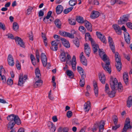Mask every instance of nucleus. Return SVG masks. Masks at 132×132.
<instances>
[{
    "label": "nucleus",
    "mask_w": 132,
    "mask_h": 132,
    "mask_svg": "<svg viewBox=\"0 0 132 132\" xmlns=\"http://www.w3.org/2000/svg\"><path fill=\"white\" fill-rule=\"evenodd\" d=\"M110 78L112 79V81H110V85L112 91L111 92L109 91V85L107 84H106L105 86V91L106 93H107L110 97H113L114 96L117 90L119 92H122L123 87L120 82H118V80L116 78H115L113 80L112 77L111 76Z\"/></svg>",
    "instance_id": "f257e3e1"
},
{
    "label": "nucleus",
    "mask_w": 132,
    "mask_h": 132,
    "mask_svg": "<svg viewBox=\"0 0 132 132\" xmlns=\"http://www.w3.org/2000/svg\"><path fill=\"white\" fill-rule=\"evenodd\" d=\"M7 118L9 121L8 124V128L10 129L13 128L15 124L19 125L21 123V121L18 116L14 114L9 115Z\"/></svg>",
    "instance_id": "f03ea898"
},
{
    "label": "nucleus",
    "mask_w": 132,
    "mask_h": 132,
    "mask_svg": "<svg viewBox=\"0 0 132 132\" xmlns=\"http://www.w3.org/2000/svg\"><path fill=\"white\" fill-rule=\"evenodd\" d=\"M102 57V59L105 62V64H104L103 63H102V66L105 71L110 74L111 73V68H109V66L110 64V63L109 60L107 59V56L105 54L103 55Z\"/></svg>",
    "instance_id": "7ed1b4c3"
},
{
    "label": "nucleus",
    "mask_w": 132,
    "mask_h": 132,
    "mask_svg": "<svg viewBox=\"0 0 132 132\" xmlns=\"http://www.w3.org/2000/svg\"><path fill=\"white\" fill-rule=\"evenodd\" d=\"M6 36L9 38L12 39H15L16 44L20 45L21 47L25 48L24 43L23 42L21 38L17 36L16 37L14 38L13 35L10 33H8Z\"/></svg>",
    "instance_id": "20e7f679"
},
{
    "label": "nucleus",
    "mask_w": 132,
    "mask_h": 132,
    "mask_svg": "<svg viewBox=\"0 0 132 132\" xmlns=\"http://www.w3.org/2000/svg\"><path fill=\"white\" fill-rule=\"evenodd\" d=\"M119 53L116 52L115 53V57L116 61L117 63H116V66L117 70L120 71L121 69L122 63L121 61V59L119 56Z\"/></svg>",
    "instance_id": "39448f33"
},
{
    "label": "nucleus",
    "mask_w": 132,
    "mask_h": 132,
    "mask_svg": "<svg viewBox=\"0 0 132 132\" xmlns=\"http://www.w3.org/2000/svg\"><path fill=\"white\" fill-rule=\"evenodd\" d=\"M121 29V30H123L125 32L124 33V36L125 40L127 44H129L130 38L129 33L127 32V30L125 26L124 25L122 26Z\"/></svg>",
    "instance_id": "423d86ee"
},
{
    "label": "nucleus",
    "mask_w": 132,
    "mask_h": 132,
    "mask_svg": "<svg viewBox=\"0 0 132 132\" xmlns=\"http://www.w3.org/2000/svg\"><path fill=\"white\" fill-rule=\"evenodd\" d=\"M129 15L130 14H129L123 15L121 17H120V20H118V23L120 24H124L128 21Z\"/></svg>",
    "instance_id": "0eeeda50"
},
{
    "label": "nucleus",
    "mask_w": 132,
    "mask_h": 132,
    "mask_svg": "<svg viewBox=\"0 0 132 132\" xmlns=\"http://www.w3.org/2000/svg\"><path fill=\"white\" fill-rule=\"evenodd\" d=\"M96 34L98 38L100 39L102 42L104 44H106V38L104 35L102 34L100 32L97 31L96 32Z\"/></svg>",
    "instance_id": "6e6552de"
},
{
    "label": "nucleus",
    "mask_w": 132,
    "mask_h": 132,
    "mask_svg": "<svg viewBox=\"0 0 132 132\" xmlns=\"http://www.w3.org/2000/svg\"><path fill=\"white\" fill-rule=\"evenodd\" d=\"M40 58L43 66L45 67L47 65V59L45 53L41 54Z\"/></svg>",
    "instance_id": "1a4fd4ad"
},
{
    "label": "nucleus",
    "mask_w": 132,
    "mask_h": 132,
    "mask_svg": "<svg viewBox=\"0 0 132 132\" xmlns=\"http://www.w3.org/2000/svg\"><path fill=\"white\" fill-rule=\"evenodd\" d=\"M112 27L114 29L115 32L118 35L121 34V31L120 26L117 24H113Z\"/></svg>",
    "instance_id": "9d476101"
},
{
    "label": "nucleus",
    "mask_w": 132,
    "mask_h": 132,
    "mask_svg": "<svg viewBox=\"0 0 132 132\" xmlns=\"http://www.w3.org/2000/svg\"><path fill=\"white\" fill-rule=\"evenodd\" d=\"M58 41L54 40L52 41L51 42L52 46L51 49L53 51H56L57 49V45L58 44Z\"/></svg>",
    "instance_id": "9b49d317"
},
{
    "label": "nucleus",
    "mask_w": 132,
    "mask_h": 132,
    "mask_svg": "<svg viewBox=\"0 0 132 132\" xmlns=\"http://www.w3.org/2000/svg\"><path fill=\"white\" fill-rule=\"evenodd\" d=\"M27 76L26 75H24L23 77H22L21 78V77H19L18 83V86H21L24 83V80H26L27 78Z\"/></svg>",
    "instance_id": "f8f14e48"
},
{
    "label": "nucleus",
    "mask_w": 132,
    "mask_h": 132,
    "mask_svg": "<svg viewBox=\"0 0 132 132\" xmlns=\"http://www.w3.org/2000/svg\"><path fill=\"white\" fill-rule=\"evenodd\" d=\"M5 71L4 69L3 68L2 66L0 67V80H1L3 82L5 83L6 81V79L5 76L2 75V72L3 70Z\"/></svg>",
    "instance_id": "ddd939ff"
},
{
    "label": "nucleus",
    "mask_w": 132,
    "mask_h": 132,
    "mask_svg": "<svg viewBox=\"0 0 132 132\" xmlns=\"http://www.w3.org/2000/svg\"><path fill=\"white\" fill-rule=\"evenodd\" d=\"M7 61L9 65L11 66H13L14 64L13 58L11 54H9L8 56Z\"/></svg>",
    "instance_id": "4468645a"
},
{
    "label": "nucleus",
    "mask_w": 132,
    "mask_h": 132,
    "mask_svg": "<svg viewBox=\"0 0 132 132\" xmlns=\"http://www.w3.org/2000/svg\"><path fill=\"white\" fill-rule=\"evenodd\" d=\"M85 52L86 55L88 57L89 56V54L90 52V48L89 45L88 43H86L84 44Z\"/></svg>",
    "instance_id": "2eb2a0df"
},
{
    "label": "nucleus",
    "mask_w": 132,
    "mask_h": 132,
    "mask_svg": "<svg viewBox=\"0 0 132 132\" xmlns=\"http://www.w3.org/2000/svg\"><path fill=\"white\" fill-rule=\"evenodd\" d=\"M100 13L97 11H93L91 12L90 17L91 18L95 19L97 18L99 15Z\"/></svg>",
    "instance_id": "dca6fc26"
},
{
    "label": "nucleus",
    "mask_w": 132,
    "mask_h": 132,
    "mask_svg": "<svg viewBox=\"0 0 132 132\" xmlns=\"http://www.w3.org/2000/svg\"><path fill=\"white\" fill-rule=\"evenodd\" d=\"M61 41L63 45L65 47L67 48H69L70 47V44L69 41L63 38L61 39Z\"/></svg>",
    "instance_id": "f3484780"
},
{
    "label": "nucleus",
    "mask_w": 132,
    "mask_h": 132,
    "mask_svg": "<svg viewBox=\"0 0 132 132\" xmlns=\"http://www.w3.org/2000/svg\"><path fill=\"white\" fill-rule=\"evenodd\" d=\"M85 26L87 29L90 32L92 31V26L91 23L87 20L85 21Z\"/></svg>",
    "instance_id": "a211bd4d"
},
{
    "label": "nucleus",
    "mask_w": 132,
    "mask_h": 132,
    "mask_svg": "<svg viewBox=\"0 0 132 132\" xmlns=\"http://www.w3.org/2000/svg\"><path fill=\"white\" fill-rule=\"evenodd\" d=\"M76 19L77 21L79 23L81 24L84 23L86 20H84L83 18L80 16H77L76 17Z\"/></svg>",
    "instance_id": "6ab92c4d"
},
{
    "label": "nucleus",
    "mask_w": 132,
    "mask_h": 132,
    "mask_svg": "<svg viewBox=\"0 0 132 132\" xmlns=\"http://www.w3.org/2000/svg\"><path fill=\"white\" fill-rule=\"evenodd\" d=\"M76 62L75 56H73L71 60V65L72 68L74 71L76 70Z\"/></svg>",
    "instance_id": "aec40b11"
},
{
    "label": "nucleus",
    "mask_w": 132,
    "mask_h": 132,
    "mask_svg": "<svg viewBox=\"0 0 132 132\" xmlns=\"http://www.w3.org/2000/svg\"><path fill=\"white\" fill-rule=\"evenodd\" d=\"M76 31L74 30H72L71 31V33L67 32L66 34V37H68L71 38H73L74 37V35L76 34Z\"/></svg>",
    "instance_id": "412c9836"
},
{
    "label": "nucleus",
    "mask_w": 132,
    "mask_h": 132,
    "mask_svg": "<svg viewBox=\"0 0 132 132\" xmlns=\"http://www.w3.org/2000/svg\"><path fill=\"white\" fill-rule=\"evenodd\" d=\"M63 7L61 5H59L56 7V12L57 14H59L63 11Z\"/></svg>",
    "instance_id": "4be33fe9"
},
{
    "label": "nucleus",
    "mask_w": 132,
    "mask_h": 132,
    "mask_svg": "<svg viewBox=\"0 0 132 132\" xmlns=\"http://www.w3.org/2000/svg\"><path fill=\"white\" fill-rule=\"evenodd\" d=\"M54 23L57 28L59 29L61 28V22L59 19H56L54 21Z\"/></svg>",
    "instance_id": "5701e85b"
},
{
    "label": "nucleus",
    "mask_w": 132,
    "mask_h": 132,
    "mask_svg": "<svg viewBox=\"0 0 132 132\" xmlns=\"http://www.w3.org/2000/svg\"><path fill=\"white\" fill-rule=\"evenodd\" d=\"M93 86L95 95L96 97H97L98 95V89L96 82L94 83Z\"/></svg>",
    "instance_id": "b1692460"
},
{
    "label": "nucleus",
    "mask_w": 132,
    "mask_h": 132,
    "mask_svg": "<svg viewBox=\"0 0 132 132\" xmlns=\"http://www.w3.org/2000/svg\"><path fill=\"white\" fill-rule=\"evenodd\" d=\"M69 130V129L67 127H65L63 128L60 127L58 129V131L59 132H68Z\"/></svg>",
    "instance_id": "393cba45"
},
{
    "label": "nucleus",
    "mask_w": 132,
    "mask_h": 132,
    "mask_svg": "<svg viewBox=\"0 0 132 132\" xmlns=\"http://www.w3.org/2000/svg\"><path fill=\"white\" fill-rule=\"evenodd\" d=\"M99 79L101 83L103 84L105 83V77L103 74H101L99 76Z\"/></svg>",
    "instance_id": "a878e982"
},
{
    "label": "nucleus",
    "mask_w": 132,
    "mask_h": 132,
    "mask_svg": "<svg viewBox=\"0 0 132 132\" xmlns=\"http://www.w3.org/2000/svg\"><path fill=\"white\" fill-rule=\"evenodd\" d=\"M127 106L128 107H130L132 105V97L129 96L128 97L127 101Z\"/></svg>",
    "instance_id": "bb28decb"
},
{
    "label": "nucleus",
    "mask_w": 132,
    "mask_h": 132,
    "mask_svg": "<svg viewBox=\"0 0 132 132\" xmlns=\"http://www.w3.org/2000/svg\"><path fill=\"white\" fill-rule=\"evenodd\" d=\"M128 76L126 72L124 73L123 75V79L125 84L127 85L128 83Z\"/></svg>",
    "instance_id": "cd10ccee"
},
{
    "label": "nucleus",
    "mask_w": 132,
    "mask_h": 132,
    "mask_svg": "<svg viewBox=\"0 0 132 132\" xmlns=\"http://www.w3.org/2000/svg\"><path fill=\"white\" fill-rule=\"evenodd\" d=\"M130 119L129 118H127L126 120L124 126L123 128L124 131H126V127L128 126V125L130 124Z\"/></svg>",
    "instance_id": "c85d7f7f"
},
{
    "label": "nucleus",
    "mask_w": 132,
    "mask_h": 132,
    "mask_svg": "<svg viewBox=\"0 0 132 132\" xmlns=\"http://www.w3.org/2000/svg\"><path fill=\"white\" fill-rule=\"evenodd\" d=\"M65 73L69 77L72 78L73 77V72L70 70H68L65 72Z\"/></svg>",
    "instance_id": "c756f323"
},
{
    "label": "nucleus",
    "mask_w": 132,
    "mask_h": 132,
    "mask_svg": "<svg viewBox=\"0 0 132 132\" xmlns=\"http://www.w3.org/2000/svg\"><path fill=\"white\" fill-rule=\"evenodd\" d=\"M35 73L36 77L39 78L40 76H41L40 71L39 69L38 68H36L35 70Z\"/></svg>",
    "instance_id": "7c9ffc66"
},
{
    "label": "nucleus",
    "mask_w": 132,
    "mask_h": 132,
    "mask_svg": "<svg viewBox=\"0 0 132 132\" xmlns=\"http://www.w3.org/2000/svg\"><path fill=\"white\" fill-rule=\"evenodd\" d=\"M86 77L84 76V77H81L80 81V85L81 87H83L84 86L85 84V78Z\"/></svg>",
    "instance_id": "2f4dec72"
},
{
    "label": "nucleus",
    "mask_w": 132,
    "mask_h": 132,
    "mask_svg": "<svg viewBox=\"0 0 132 132\" xmlns=\"http://www.w3.org/2000/svg\"><path fill=\"white\" fill-rule=\"evenodd\" d=\"M109 46L110 47L111 49L112 50V52L113 53H115V45L114 43H111L109 44Z\"/></svg>",
    "instance_id": "473e14b6"
},
{
    "label": "nucleus",
    "mask_w": 132,
    "mask_h": 132,
    "mask_svg": "<svg viewBox=\"0 0 132 132\" xmlns=\"http://www.w3.org/2000/svg\"><path fill=\"white\" fill-rule=\"evenodd\" d=\"M73 42L74 44L77 47H79V39L77 38L73 39Z\"/></svg>",
    "instance_id": "72a5a7b5"
},
{
    "label": "nucleus",
    "mask_w": 132,
    "mask_h": 132,
    "mask_svg": "<svg viewBox=\"0 0 132 132\" xmlns=\"http://www.w3.org/2000/svg\"><path fill=\"white\" fill-rule=\"evenodd\" d=\"M73 7L71 6L70 7L65 9L64 10L63 12L65 14H67L71 11L73 9Z\"/></svg>",
    "instance_id": "f704fd0d"
},
{
    "label": "nucleus",
    "mask_w": 132,
    "mask_h": 132,
    "mask_svg": "<svg viewBox=\"0 0 132 132\" xmlns=\"http://www.w3.org/2000/svg\"><path fill=\"white\" fill-rule=\"evenodd\" d=\"M80 61L82 64L86 66L87 65V60L85 57H84L83 58L80 59Z\"/></svg>",
    "instance_id": "c9c22d12"
},
{
    "label": "nucleus",
    "mask_w": 132,
    "mask_h": 132,
    "mask_svg": "<svg viewBox=\"0 0 132 132\" xmlns=\"http://www.w3.org/2000/svg\"><path fill=\"white\" fill-rule=\"evenodd\" d=\"M90 108V105L87 103H85L84 105V109L85 111L87 112L89 110Z\"/></svg>",
    "instance_id": "e433bc0d"
},
{
    "label": "nucleus",
    "mask_w": 132,
    "mask_h": 132,
    "mask_svg": "<svg viewBox=\"0 0 132 132\" xmlns=\"http://www.w3.org/2000/svg\"><path fill=\"white\" fill-rule=\"evenodd\" d=\"M43 82L42 80L40 79H39L35 82V85H36L37 86L39 87L42 85Z\"/></svg>",
    "instance_id": "4c0bfd02"
},
{
    "label": "nucleus",
    "mask_w": 132,
    "mask_h": 132,
    "mask_svg": "<svg viewBox=\"0 0 132 132\" xmlns=\"http://www.w3.org/2000/svg\"><path fill=\"white\" fill-rule=\"evenodd\" d=\"M102 122V124L99 126V132H101V130L102 129L103 130L104 129V126L105 124V122L104 121H101L100 122V123L101 124Z\"/></svg>",
    "instance_id": "58836bf2"
},
{
    "label": "nucleus",
    "mask_w": 132,
    "mask_h": 132,
    "mask_svg": "<svg viewBox=\"0 0 132 132\" xmlns=\"http://www.w3.org/2000/svg\"><path fill=\"white\" fill-rule=\"evenodd\" d=\"M19 28L18 23L16 22H14L13 24V28L15 31H16Z\"/></svg>",
    "instance_id": "ea45409f"
},
{
    "label": "nucleus",
    "mask_w": 132,
    "mask_h": 132,
    "mask_svg": "<svg viewBox=\"0 0 132 132\" xmlns=\"http://www.w3.org/2000/svg\"><path fill=\"white\" fill-rule=\"evenodd\" d=\"M77 4L76 0H70L69 2V4L72 6H74Z\"/></svg>",
    "instance_id": "a19ab883"
},
{
    "label": "nucleus",
    "mask_w": 132,
    "mask_h": 132,
    "mask_svg": "<svg viewBox=\"0 0 132 132\" xmlns=\"http://www.w3.org/2000/svg\"><path fill=\"white\" fill-rule=\"evenodd\" d=\"M69 23L70 24L74 25L76 23V21L75 20L73 19H69L68 20Z\"/></svg>",
    "instance_id": "79ce46f5"
},
{
    "label": "nucleus",
    "mask_w": 132,
    "mask_h": 132,
    "mask_svg": "<svg viewBox=\"0 0 132 132\" xmlns=\"http://www.w3.org/2000/svg\"><path fill=\"white\" fill-rule=\"evenodd\" d=\"M7 85L11 86L13 84V80L11 78H9L7 80Z\"/></svg>",
    "instance_id": "37998d69"
},
{
    "label": "nucleus",
    "mask_w": 132,
    "mask_h": 132,
    "mask_svg": "<svg viewBox=\"0 0 132 132\" xmlns=\"http://www.w3.org/2000/svg\"><path fill=\"white\" fill-rule=\"evenodd\" d=\"M33 7L32 6H29L27 10V14L29 15L30 14L32 10L33 9Z\"/></svg>",
    "instance_id": "c03bdc74"
},
{
    "label": "nucleus",
    "mask_w": 132,
    "mask_h": 132,
    "mask_svg": "<svg viewBox=\"0 0 132 132\" xmlns=\"http://www.w3.org/2000/svg\"><path fill=\"white\" fill-rule=\"evenodd\" d=\"M53 37L55 39H56V41H58L61 40V39L63 38L60 37V36L56 35H54L53 36Z\"/></svg>",
    "instance_id": "a18cd8bd"
},
{
    "label": "nucleus",
    "mask_w": 132,
    "mask_h": 132,
    "mask_svg": "<svg viewBox=\"0 0 132 132\" xmlns=\"http://www.w3.org/2000/svg\"><path fill=\"white\" fill-rule=\"evenodd\" d=\"M16 66L17 69L18 70H20L21 68V65L20 64L19 62V61L17 60L16 61Z\"/></svg>",
    "instance_id": "49530a36"
},
{
    "label": "nucleus",
    "mask_w": 132,
    "mask_h": 132,
    "mask_svg": "<svg viewBox=\"0 0 132 132\" xmlns=\"http://www.w3.org/2000/svg\"><path fill=\"white\" fill-rule=\"evenodd\" d=\"M113 120L115 125H116L118 121V118L117 116H113Z\"/></svg>",
    "instance_id": "de8ad7c7"
},
{
    "label": "nucleus",
    "mask_w": 132,
    "mask_h": 132,
    "mask_svg": "<svg viewBox=\"0 0 132 132\" xmlns=\"http://www.w3.org/2000/svg\"><path fill=\"white\" fill-rule=\"evenodd\" d=\"M98 123L95 124L92 128V131L94 132L96 131L98 127Z\"/></svg>",
    "instance_id": "09e8293b"
},
{
    "label": "nucleus",
    "mask_w": 132,
    "mask_h": 132,
    "mask_svg": "<svg viewBox=\"0 0 132 132\" xmlns=\"http://www.w3.org/2000/svg\"><path fill=\"white\" fill-rule=\"evenodd\" d=\"M98 47V45L92 47L94 53H95L97 51V48Z\"/></svg>",
    "instance_id": "8fccbe9b"
},
{
    "label": "nucleus",
    "mask_w": 132,
    "mask_h": 132,
    "mask_svg": "<svg viewBox=\"0 0 132 132\" xmlns=\"http://www.w3.org/2000/svg\"><path fill=\"white\" fill-rule=\"evenodd\" d=\"M72 115V113L71 111H69L67 113V116L68 118H70Z\"/></svg>",
    "instance_id": "3c124183"
},
{
    "label": "nucleus",
    "mask_w": 132,
    "mask_h": 132,
    "mask_svg": "<svg viewBox=\"0 0 132 132\" xmlns=\"http://www.w3.org/2000/svg\"><path fill=\"white\" fill-rule=\"evenodd\" d=\"M89 38V40L90 41L92 45V47L95 46L97 45V44H95V42L94 41V40L92 38Z\"/></svg>",
    "instance_id": "603ef678"
},
{
    "label": "nucleus",
    "mask_w": 132,
    "mask_h": 132,
    "mask_svg": "<svg viewBox=\"0 0 132 132\" xmlns=\"http://www.w3.org/2000/svg\"><path fill=\"white\" fill-rule=\"evenodd\" d=\"M59 33L61 35L66 37L67 32L64 31H60Z\"/></svg>",
    "instance_id": "864d4df0"
},
{
    "label": "nucleus",
    "mask_w": 132,
    "mask_h": 132,
    "mask_svg": "<svg viewBox=\"0 0 132 132\" xmlns=\"http://www.w3.org/2000/svg\"><path fill=\"white\" fill-rule=\"evenodd\" d=\"M29 37V39L31 40H33V36L32 32L31 31L28 34Z\"/></svg>",
    "instance_id": "5fc2aeb1"
},
{
    "label": "nucleus",
    "mask_w": 132,
    "mask_h": 132,
    "mask_svg": "<svg viewBox=\"0 0 132 132\" xmlns=\"http://www.w3.org/2000/svg\"><path fill=\"white\" fill-rule=\"evenodd\" d=\"M116 3L119 4L125 5L126 4L125 3L119 0H116Z\"/></svg>",
    "instance_id": "6e6d98bb"
},
{
    "label": "nucleus",
    "mask_w": 132,
    "mask_h": 132,
    "mask_svg": "<svg viewBox=\"0 0 132 132\" xmlns=\"http://www.w3.org/2000/svg\"><path fill=\"white\" fill-rule=\"evenodd\" d=\"M56 129L55 126L54 125L50 127V131L51 132H54Z\"/></svg>",
    "instance_id": "4d7b16f0"
},
{
    "label": "nucleus",
    "mask_w": 132,
    "mask_h": 132,
    "mask_svg": "<svg viewBox=\"0 0 132 132\" xmlns=\"http://www.w3.org/2000/svg\"><path fill=\"white\" fill-rule=\"evenodd\" d=\"M115 126H113L112 127V129L114 130H116L117 128H119L120 126V124H118V125H115Z\"/></svg>",
    "instance_id": "13d9d810"
},
{
    "label": "nucleus",
    "mask_w": 132,
    "mask_h": 132,
    "mask_svg": "<svg viewBox=\"0 0 132 132\" xmlns=\"http://www.w3.org/2000/svg\"><path fill=\"white\" fill-rule=\"evenodd\" d=\"M126 25L128 28L132 29V23L131 22H128L126 23Z\"/></svg>",
    "instance_id": "bf43d9fd"
},
{
    "label": "nucleus",
    "mask_w": 132,
    "mask_h": 132,
    "mask_svg": "<svg viewBox=\"0 0 132 132\" xmlns=\"http://www.w3.org/2000/svg\"><path fill=\"white\" fill-rule=\"evenodd\" d=\"M0 28L2 29L3 30H5L6 28L5 25L2 23L0 22Z\"/></svg>",
    "instance_id": "052dcab7"
},
{
    "label": "nucleus",
    "mask_w": 132,
    "mask_h": 132,
    "mask_svg": "<svg viewBox=\"0 0 132 132\" xmlns=\"http://www.w3.org/2000/svg\"><path fill=\"white\" fill-rule=\"evenodd\" d=\"M79 30L80 31L83 32L86 30L85 28L83 26H80L79 27Z\"/></svg>",
    "instance_id": "680f3d73"
},
{
    "label": "nucleus",
    "mask_w": 132,
    "mask_h": 132,
    "mask_svg": "<svg viewBox=\"0 0 132 132\" xmlns=\"http://www.w3.org/2000/svg\"><path fill=\"white\" fill-rule=\"evenodd\" d=\"M99 54L100 56L101 57L102 56H103L104 54V52L102 51L101 49H99L98 50Z\"/></svg>",
    "instance_id": "e2e57ef3"
},
{
    "label": "nucleus",
    "mask_w": 132,
    "mask_h": 132,
    "mask_svg": "<svg viewBox=\"0 0 132 132\" xmlns=\"http://www.w3.org/2000/svg\"><path fill=\"white\" fill-rule=\"evenodd\" d=\"M124 57L127 59L128 61L130 60V58L129 54H126L125 53L123 54Z\"/></svg>",
    "instance_id": "0e129e2a"
},
{
    "label": "nucleus",
    "mask_w": 132,
    "mask_h": 132,
    "mask_svg": "<svg viewBox=\"0 0 132 132\" xmlns=\"http://www.w3.org/2000/svg\"><path fill=\"white\" fill-rule=\"evenodd\" d=\"M73 123L75 125H79V123L78 122V120L77 119H75L73 120L72 121Z\"/></svg>",
    "instance_id": "69168bd1"
},
{
    "label": "nucleus",
    "mask_w": 132,
    "mask_h": 132,
    "mask_svg": "<svg viewBox=\"0 0 132 132\" xmlns=\"http://www.w3.org/2000/svg\"><path fill=\"white\" fill-rule=\"evenodd\" d=\"M47 125L49 128H50V127L52 126L53 125H54V124L53 122L49 121L48 122Z\"/></svg>",
    "instance_id": "338daca9"
},
{
    "label": "nucleus",
    "mask_w": 132,
    "mask_h": 132,
    "mask_svg": "<svg viewBox=\"0 0 132 132\" xmlns=\"http://www.w3.org/2000/svg\"><path fill=\"white\" fill-rule=\"evenodd\" d=\"M44 15V12L43 11H42V10H40L39 12L38 13V16L39 17L40 16H42Z\"/></svg>",
    "instance_id": "774afa93"
}]
</instances>
